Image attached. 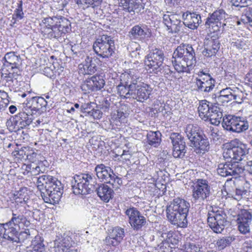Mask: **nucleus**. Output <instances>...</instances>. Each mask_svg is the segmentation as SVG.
Instances as JSON below:
<instances>
[{"label":"nucleus","mask_w":252,"mask_h":252,"mask_svg":"<svg viewBox=\"0 0 252 252\" xmlns=\"http://www.w3.org/2000/svg\"><path fill=\"white\" fill-rule=\"evenodd\" d=\"M38 190L44 202L51 204L58 203L63 192L61 182L49 175L34 177Z\"/></svg>","instance_id":"nucleus-1"},{"label":"nucleus","mask_w":252,"mask_h":252,"mask_svg":"<svg viewBox=\"0 0 252 252\" xmlns=\"http://www.w3.org/2000/svg\"><path fill=\"white\" fill-rule=\"evenodd\" d=\"M172 63L178 72L189 73L196 63L192 46L183 44L178 46L173 54Z\"/></svg>","instance_id":"nucleus-2"},{"label":"nucleus","mask_w":252,"mask_h":252,"mask_svg":"<svg viewBox=\"0 0 252 252\" xmlns=\"http://www.w3.org/2000/svg\"><path fill=\"white\" fill-rule=\"evenodd\" d=\"M190 204L183 199L177 198L166 207V217L172 224L178 227L185 228L188 225L187 216Z\"/></svg>","instance_id":"nucleus-3"},{"label":"nucleus","mask_w":252,"mask_h":252,"mask_svg":"<svg viewBox=\"0 0 252 252\" xmlns=\"http://www.w3.org/2000/svg\"><path fill=\"white\" fill-rule=\"evenodd\" d=\"M96 185V179L88 174L75 175L71 181V187L75 194L86 195L94 192Z\"/></svg>","instance_id":"nucleus-4"},{"label":"nucleus","mask_w":252,"mask_h":252,"mask_svg":"<svg viewBox=\"0 0 252 252\" xmlns=\"http://www.w3.org/2000/svg\"><path fill=\"white\" fill-rule=\"evenodd\" d=\"M248 154L247 145L242 143L238 139L231 141L223 152V157L226 160L231 162L242 160Z\"/></svg>","instance_id":"nucleus-5"},{"label":"nucleus","mask_w":252,"mask_h":252,"mask_svg":"<svg viewBox=\"0 0 252 252\" xmlns=\"http://www.w3.org/2000/svg\"><path fill=\"white\" fill-rule=\"evenodd\" d=\"M207 217V222L211 229L216 233H221L227 223L224 212L217 207L210 206Z\"/></svg>","instance_id":"nucleus-6"},{"label":"nucleus","mask_w":252,"mask_h":252,"mask_svg":"<svg viewBox=\"0 0 252 252\" xmlns=\"http://www.w3.org/2000/svg\"><path fill=\"white\" fill-rule=\"evenodd\" d=\"M93 48L98 56L102 58H109L114 53L115 44L113 38L107 35H102L95 41Z\"/></svg>","instance_id":"nucleus-7"},{"label":"nucleus","mask_w":252,"mask_h":252,"mask_svg":"<svg viewBox=\"0 0 252 252\" xmlns=\"http://www.w3.org/2000/svg\"><path fill=\"white\" fill-rule=\"evenodd\" d=\"M229 16L223 9L214 11L206 19L205 26L206 28L212 29L213 31H219L222 28V31L225 30L227 25Z\"/></svg>","instance_id":"nucleus-8"},{"label":"nucleus","mask_w":252,"mask_h":252,"mask_svg":"<svg viewBox=\"0 0 252 252\" xmlns=\"http://www.w3.org/2000/svg\"><path fill=\"white\" fill-rule=\"evenodd\" d=\"M222 127L226 130L236 133H241L249 128L248 121L245 118L232 115L223 117Z\"/></svg>","instance_id":"nucleus-9"},{"label":"nucleus","mask_w":252,"mask_h":252,"mask_svg":"<svg viewBox=\"0 0 252 252\" xmlns=\"http://www.w3.org/2000/svg\"><path fill=\"white\" fill-rule=\"evenodd\" d=\"M164 55L163 51L158 48L152 49L147 55L145 64L150 72L158 73L161 70Z\"/></svg>","instance_id":"nucleus-10"},{"label":"nucleus","mask_w":252,"mask_h":252,"mask_svg":"<svg viewBox=\"0 0 252 252\" xmlns=\"http://www.w3.org/2000/svg\"><path fill=\"white\" fill-rule=\"evenodd\" d=\"M226 161L224 164H220L217 168V172L221 176H237L244 172V167L242 162Z\"/></svg>","instance_id":"nucleus-11"},{"label":"nucleus","mask_w":252,"mask_h":252,"mask_svg":"<svg viewBox=\"0 0 252 252\" xmlns=\"http://www.w3.org/2000/svg\"><path fill=\"white\" fill-rule=\"evenodd\" d=\"M210 194V187L207 181L198 179L192 186V198L195 202L201 203Z\"/></svg>","instance_id":"nucleus-12"},{"label":"nucleus","mask_w":252,"mask_h":252,"mask_svg":"<svg viewBox=\"0 0 252 252\" xmlns=\"http://www.w3.org/2000/svg\"><path fill=\"white\" fill-rule=\"evenodd\" d=\"M128 218V221L134 230H139L146 224V219L135 208L131 207L125 212Z\"/></svg>","instance_id":"nucleus-13"},{"label":"nucleus","mask_w":252,"mask_h":252,"mask_svg":"<svg viewBox=\"0 0 252 252\" xmlns=\"http://www.w3.org/2000/svg\"><path fill=\"white\" fill-rule=\"evenodd\" d=\"M170 138L173 145V156L175 158H183L186 153L184 138L178 133H172Z\"/></svg>","instance_id":"nucleus-14"},{"label":"nucleus","mask_w":252,"mask_h":252,"mask_svg":"<svg viewBox=\"0 0 252 252\" xmlns=\"http://www.w3.org/2000/svg\"><path fill=\"white\" fill-rule=\"evenodd\" d=\"M163 22L166 26L169 32L178 33L183 30L184 24L177 14H167L163 15Z\"/></svg>","instance_id":"nucleus-15"},{"label":"nucleus","mask_w":252,"mask_h":252,"mask_svg":"<svg viewBox=\"0 0 252 252\" xmlns=\"http://www.w3.org/2000/svg\"><path fill=\"white\" fill-rule=\"evenodd\" d=\"M252 216L249 211L243 210L238 215L237 219L238 228L240 232L246 234L250 232V225L251 223Z\"/></svg>","instance_id":"nucleus-16"},{"label":"nucleus","mask_w":252,"mask_h":252,"mask_svg":"<svg viewBox=\"0 0 252 252\" xmlns=\"http://www.w3.org/2000/svg\"><path fill=\"white\" fill-rule=\"evenodd\" d=\"M152 90V88L148 85L145 83L139 84L137 88L133 90V93L131 94L132 98L143 102L149 97Z\"/></svg>","instance_id":"nucleus-17"},{"label":"nucleus","mask_w":252,"mask_h":252,"mask_svg":"<svg viewBox=\"0 0 252 252\" xmlns=\"http://www.w3.org/2000/svg\"><path fill=\"white\" fill-rule=\"evenodd\" d=\"M184 25L191 30L196 29L201 24V16L196 13L186 12L182 15Z\"/></svg>","instance_id":"nucleus-18"},{"label":"nucleus","mask_w":252,"mask_h":252,"mask_svg":"<svg viewBox=\"0 0 252 252\" xmlns=\"http://www.w3.org/2000/svg\"><path fill=\"white\" fill-rule=\"evenodd\" d=\"M220 43L218 39H214L212 37L205 39L203 54L206 57L215 56L220 49Z\"/></svg>","instance_id":"nucleus-19"},{"label":"nucleus","mask_w":252,"mask_h":252,"mask_svg":"<svg viewBox=\"0 0 252 252\" xmlns=\"http://www.w3.org/2000/svg\"><path fill=\"white\" fill-rule=\"evenodd\" d=\"M105 85V81L100 75H94L88 78L82 85V89L86 87L92 91H97L102 89Z\"/></svg>","instance_id":"nucleus-20"},{"label":"nucleus","mask_w":252,"mask_h":252,"mask_svg":"<svg viewBox=\"0 0 252 252\" xmlns=\"http://www.w3.org/2000/svg\"><path fill=\"white\" fill-rule=\"evenodd\" d=\"M95 171L98 179H100L102 182L106 183L110 182L111 178L114 173L110 167L106 166L103 164L96 165Z\"/></svg>","instance_id":"nucleus-21"},{"label":"nucleus","mask_w":252,"mask_h":252,"mask_svg":"<svg viewBox=\"0 0 252 252\" xmlns=\"http://www.w3.org/2000/svg\"><path fill=\"white\" fill-rule=\"evenodd\" d=\"M195 148L196 153L204 154L210 148L209 143L207 137L203 133L197 140L194 141L190 145Z\"/></svg>","instance_id":"nucleus-22"},{"label":"nucleus","mask_w":252,"mask_h":252,"mask_svg":"<svg viewBox=\"0 0 252 252\" xmlns=\"http://www.w3.org/2000/svg\"><path fill=\"white\" fill-rule=\"evenodd\" d=\"M122 7L123 9L129 13H139L143 12L144 5L142 0H130L127 2H125Z\"/></svg>","instance_id":"nucleus-23"},{"label":"nucleus","mask_w":252,"mask_h":252,"mask_svg":"<svg viewBox=\"0 0 252 252\" xmlns=\"http://www.w3.org/2000/svg\"><path fill=\"white\" fill-rule=\"evenodd\" d=\"M4 59L5 63L4 65L8 67L11 66L12 70L14 69L20 68L22 64V61L19 56L17 55L14 52H9L5 55Z\"/></svg>","instance_id":"nucleus-24"},{"label":"nucleus","mask_w":252,"mask_h":252,"mask_svg":"<svg viewBox=\"0 0 252 252\" xmlns=\"http://www.w3.org/2000/svg\"><path fill=\"white\" fill-rule=\"evenodd\" d=\"M126 85L129 86L131 89L134 90L139 85V84H143L142 78L139 76V73L134 69H131L129 72L126 75Z\"/></svg>","instance_id":"nucleus-25"},{"label":"nucleus","mask_w":252,"mask_h":252,"mask_svg":"<svg viewBox=\"0 0 252 252\" xmlns=\"http://www.w3.org/2000/svg\"><path fill=\"white\" fill-rule=\"evenodd\" d=\"M94 191H95L98 196L105 202H108L112 197L113 190L105 184H96Z\"/></svg>","instance_id":"nucleus-26"},{"label":"nucleus","mask_w":252,"mask_h":252,"mask_svg":"<svg viewBox=\"0 0 252 252\" xmlns=\"http://www.w3.org/2000/svg\"><path fill=\"white\" fill-rule=\"evenodd\" d=\"M185 132L189 140L190 144L196 140H197L198 137L203 134V132L198 126L191 124L188 125L186 126Z\"/></svg>","instance_id":"nucleus-27"},{"label":"nucleus","mask_w":252,"mask_h":252,"mask_svg":"<svg viewBox=\"0 0 252 252\" xmlns=\"http://www.w3.org/2000/svg\"><path fill=\"white\" fill-rule=\"evenodd\" d=\"M44 24H47V26H49L48 27V29H50L51 31H50L48 34H47V37L50 38H58L60 37H61L63 34V32H62V31L60 30V29L58 26V25L56 24V25H52L53 18L49 17L44 19Z\"/></svg>","instance_id":"nucleus-28"},{"label":"nucleus","mask_w":252,"mask_h":252,"mask_svg":"<svg viewBox=\"0 0 252 252\" xmlns=\"http://www.w3.org/2000/svg\"><path fill=\"white\" fill-rule=\"evenodd\" d=\"M20 130L29 126L32 122V116L25 112H21L14 116Z\"/></svg>","instance_id":"nucleus-29"},{"label":"nucleus","mask_w":252,"mask_h":252,"mask_svg":"<svg viewBox=\"0 0 252 252\" xmlns=\"http://www.w3.org/2000/svg\"><path fill=\"white\" fill-rule=\"evenodd\" d=\"M204 99L199 101V105L198 107V111L199 117L206 121V119L209 116L210 111H212V108L214 106L212 103Z\"/></svg>","instance_id":"nucleus-30"},{"label":"nucleus","mask_w":252,"mask_h":252,"mask_svg":"<svg viewBox=\"0 0 252 252\" xmlns=\"http://www.w3.org/2000/svg\"><path fill=\"white\" fill-rule=\"evenodd\" d=\"M210 112L209 116L206 119V120H209L214 125L218 126L222 117V113L220 109L216 105L213 106L212 111Z\"/></svg>","instance_id":"nucleus-31"},{"label":"nucleus","mask_w":252,"mask_h":252,"mask_svg":"<svg viewBox=\"0 0 252 252\" xmlns=\"http://www.w3.org/2000/svg\"><path fill=\"white\" fill-rule=\"evenodd\" d=\"M96 59L87 56L82 65L84 69V73L85 74H92L96 71V65L95 64Z\"/></svg>","instance_id":"nucleus-32"},{"label":"nucleus","mask_w":252,"mask_h":252,"mask_svg":"<svg viewBox=\"0 0 252 252\" xmlns=\"http://www.w3.org/2000/svg\"><path fill=\"white\" fill-rule=\"evenodd\" d=\"M147 34L146 28L139 25L134 26L129 32L130 37L134 39H144L146 37Z\"/></svg>","instance_id":"nucleus-33"},{"label":"nucleus","mask_w":252,"mask_h":252,"mask_svg":"<svg viewBox=\"0 0 252 252\" xmlns=\"http://www.w3.org/2000/svg\"><path fill=\"white\" fill-rule=\"evenodd\" d=\"M31 102V107L36 111L45 109L48 103L45 98L41 96L33 97Z\"/></svg>","instance_id":"nucleus-34"},{"label":"nucleus","mask_w":252,"mask_h":252,"mask_svg":"<svg viewBox=\"0 0 252 252\" xmlns=\"http://www.w3.org/2000/svg\"><path fill=\"white\" fill-rule=\"evenodd\" d=\"M161 133L159 131H149L147 135V142L154 147H157L161 141Z\"/></svg>","instance_id":"nucleus-35"},{"label":"nucleus","mask_w":252,"mask_h":252,"mask_svg":"<svg viewBox=\"0 0 252 252\" xmlns=\"http://www.w3.org/2000/svg\"><path fill=\"white\" fill-rule=\"evenodd\" d=\"M196 86V91L199 92H203L208 93L213 90L215 87V81H208L203 82L202 81H199L198 82H195Z\"/></svg>","instance_id":"nucleus-36"},{"label":"nucleus","mask_w":252,"mask_h":252,"mask_svg":"<svg viewBox=\"0 0 252 252\" xmlns=\"http://www.w3.org/2000/svg\"><path fill=\"white\" fill-rule=\"evenodd\" d=\"M242 10L241 20L244 24H249L252 26V8L246 6Z\"/></svg>","instance_id":"nucleus-37"},{"label":"nucleus","mask_w":252,"mask_h":252,"mask_svg":"<svg viewBox=\"0 0 252 252\" xmlns=\"http://www.w3.org/2000/svg\"><path fill=\"white\" fill-rule=\"evenodd\" d=\"M43 240L39 236H36L32 242V252H43L45 250Z\"/></svg>","instance_id":"nucleus-38"},{"label":"nucleus","mask_w":252,"mask_h":252,"mask_svg":"<svg viewBox=\"0 0 252 252\" xmlns=\"http://www.w3.org/2000/svg\"><path fill=\"white\" fill-rule=\"evenodd\" d=\"M25 150H27V148H22L20 150L15 151L14 152H13V154L14 156H16L18 158H27L29 160H31L32 162H34V160L33 158H35V157L36 156V154L35 153H32V155H29L28 154H26Z\"/></svg>","instance_id":"nucleus-39"},{"label":"nucleus","mask_w":252,"mask_h":252,"mask_svg":"<svg viewBox=\"0 0 252 252\" xmlns=\"http://www.w3.org/2000/svg\"><path fill=\"white\" fill-rule=\"evenodd\" d=\"M118 93L121 97L126 98H132L131 93H133V90L129 86L125 85L120 84L118 86Z\"/></svg>","instance_id":"nucleus-40"},{"label":"nucleus","mask_w":252,"mask_h":252,"mask_svg":"<svg viewBox=\"0 0 252 252\" xmlns=\"http://www.w3.org/2000/svg\"><path fill=\"white\" fill-rule=\"evenodd\" d=\"M235 239V237L232 236L223 237L217 241L216 244L220 249H223L229 246Z\"/></svg>","instance_id":"nucleus-41"},{"label":"nucleus","mask_w":252,"mask_h":252,"mask_svg":"<svg viewBox=\"0 0 252 252\" xmlns=\"http://www.w3.org/2000/svg\"><path fill=\"white\" fill-rule=\"evenodd\" d=\"M23 1L19 0L17 3V7L14 10V14L12 15V20H14V23L17 21L21 20L24 17V13L23 12Z\"/></svg>","instance_id":"nucleus-42"},{"label":"nucleus","mask_w":252,"mask_h":252,"mask_svg":"<svg viewBox=\"0 0 252 252\" xmlns=\"http://www.w3.org/2000/svg\"><path fill=\"white\" fill-rule=\"evenodd\" d=\"M30 229H26L24 231L18 232L17 237L16 243H25L27 240H30L32 238Z\"/></svg>","instance_id":"nucleus-43"},{"label":"nucleus","mask_w":252,"mask_h":252,"mask_svg":"<svg viewBox=\"0 0 252 252\" xmlns=\"http://www.w3.org/2000/svg\"><path fill=\"white\" fill-rule=\"evenodd\" d=\"M213 99H215V101L218 104H221L222 105H226L227 103L233 100L231 96L223 95V94H220L217 95L216 94L212 95Z\"/></svg>","instance_id":"nucleus-44"},{"label":"nucleus","mask_w":252,"mask_h":252,"mask_svg":"<svg viewBox=\"0 0 252 252\" xmlns=\"http://www.w3.org/2000/svg\"><path fill=\"white\" fill-rule=\"evenodd\" d=\"M110 235L111 238L116 239L121 242L125 236L124 229L119 227H115L113 229Z\"/></svg>","instance_id":"nucleus-45"},{"label":"nucleus","mask_w":252,"mask_h":252,"mask_svg":"<svg viewBox=\"0 0 252 252\" xmlns=\"http://www.w3.org/2000/svg\"><path fill=\"white\" fill-rule=\"evenodd\" d=\"M58 26L60 29V30L62 31V32H63V34L68 32L71 31L70 22L65 18L61 19Z\"/></svg>","instance_id":"nucleus-46"},{"label":"nucleus","mask_w":252,"mask_h":252,"mask_svg":"<svg viewBox=\"0 0 252 252\" xmlns=\"http://www.w3.org/2000/svg\"><path fill=\"white\" fill-rule=\"evenodd\" d=\"M140 49V45L136 42H130L128 44L127 49L130 53L132 57H135L137 58V56H139V53H137V51L139 50Z\"/></svg>","instance_id":"nucleus-47"},{"label":"nucleus","mask_w":252,"mask_h":252,"mask_svg":"<svg viewBox=\"0 0 252 252\" xmlns=\"http://www.w3.org/2000/svg\"><path fill=\"white\" fill-rule=\"evenodd\" d=\"M6 126L11 132L17 131L20 130L14 117L8 120L6 123Z\"/></svg>","instance_id":"nucleus-48"},{"label":"nucleus","mask_w":252,"mask_h":252,"mask_svg":"<svg viewBox=\"0 0 252 252\" xmlns=\"http://www.w3.org/2000/svg\"><path fill=\"white\" fill-rule=\"evenodd\" d=\"M25 220V216L23 215L12 213V217L9 221L11 222L14 225H19V224L22 223Z\"/></svg>","instance_id":"nucleus-49"},{"label":"nucleus","mask_w":252,"mask_h":252,"mask_svg":"<svg viewBox=\"0 0 252 252\" xmlns=\"http://www.w3.org/2000/svg\"><path fill=\"white\" fill-rule=\"evenodd\" d=\"M5 230L7 232L18 235V231L20 229L19 225H14L11 222L5 223Z\"/></svg>","instance_id":"nucleus-50"},{"label":"nucleus","mask_w":252,"mask_h":252,"mask_svg":"<svg viewBox=\"0 0 252 252\" xmlns=\"http://www.w3.org/2000/svg\"><path fill=\"white\" fill-rule=\"evenodd\" d=\"M233 5L241 8L252 3V0H230Z\"/></svg>","instance_id":"nucleus-51"},{"label":"nucleus","mask_w":252,"mask_h":252,"mask_svg":"<svg viewBox=\"0 0 252 252\" xmlns=\"http://www.w3.org/2000/svg\"><path fill=\"white\" fill-rule=\"evenodd\" d=\"M111 178L110 182H108V183L111 184L114 188H118L119 186L122 184V179L119 178L114 173H113Z\"/></svg>","instance_id":"nucleus-52"},{"label":"nucleus","mask_w":252,"mask_h":252,"mask_svg":"<svg viewBox=\"0 0 252 252\" xmlns=\"http://www.w3.org/2000/svg\"><path fill=\"white\" fill-rule=\"evenodd\" d=\"M14 69L15 71H13L12 72H9L8 74L5 73L6 75H7L5 76V77L7 78V81H13V79H18V77L20 75V71L19 68Z\"/></svg>","instance_id":"nucleus-53"},{"label":"nucleus","mask_w":252,"mask_h":252,"mask_svg":"<svg viewBox=\"0 0 252 252\" xmlns=\"http://www.w3.org/2000/svg\"><path fill=\"white\" fill-rule=\"evenodd\" d=\"M79 1L81 3L87 5V7L91 6L94 8L98 6L102 0H79Z\"/></svg>","instance_id":"nucleus-54"},{"label":"nucleus","mask_w":252,"mask_h":252,"mask_svg":"<svg viewBox=\"0 0 252 252\" xmlns=\"http://www.w3.org/2000/svg\"><path fill=\"white\" fill-rule=\"evenodd\" d=\"M17 236L18 235L4 231L3 233L2 238L12 243H16Z\"/></svg>","instance_id":"nucleus-55"},{"label":"nucleus","mask_w":252,"mask_h":252,"mask_svg":"<svg viewBox=\"0 0 252 252\" xmlns=\"http://www.w3.org/2000/svg\"><path fill=\"white\" fill-rule=\"evenodd\" d=\"M102 112L98 109H92L88 111V115L94 119H100L102 116Z\"/></svg>","instance_id":"nucleus-56"},{"label":"nucleus","mask_w":252,"mask_h":252,"mask_svg":"<svg viewBox=\"0 0 252 252\" xmlns=\"http://www.w3.org/2000/svg\"><path fill=\"white\" fill-rule=\"evenodd\" d=\"M168 105L164 104L163 106H161L158 108V111L162 113L164 116H167L171 114V111Z\"/></svg>","instance_id":"nucleus-57"},{"label":"nucleus","mask_w":252,"mask_h":252,"mask_svg":"<svg viewBox=\"0 0 252 252\" xmlns=\"http://www.w3.org/2000/svg\"><path fill=\"white\" fill-rule=\"evenodd\" d=\"M195 82H198L199 81H202L203 82H210L211 80L212 81H215V80L212 77V76L210 75V74L204 75V77H196L195 79Z\"/></svg>","instance_id":"nucleus-58"},{"label":"nucleus","mask_w":252,"mask_h":252,"mask_svg":"<svg viewBox=\"0 0 252 252\" xmlns=\"http://www.w3.org/2000/svg\"><path fill=\"white\" fill-rule=\"evenodd\" d=\"M111 237V236L109 235L108 237L106 238V242L108 245L112 246H116L120 243V241Z\"/></svg>","instance_id":"nucleus-59"},{"label":"nucleus","mask_w":252,"mask_h":252,"mask_svg":"<svg viewBox=\"0 0 252 252\" xmlns=\"http://www.w3.org/2000/svg\"><path fill=\"white\" fill-rule=\"evenodd\" d=\"M243 250L245 252H252V242L246 241L243 245Z\"/></svg>","instance_id":"nucleus-60"},{"label":"nucleus","mask_w":252,"mask_h":252,"mask_svg":"<svg viewBox=\"0 0 252 252\" xmlns=\"http://www.w3.org/2000/svg\"><path fill=\"white\" fill-rule=\"evenodd\" d=\"M234 92L235 91H233L230 88H226L225 89L221 90L219 92V94H223V95L231 96V97L233 98V94Z\"/></svg>","instance_id":"nucleus-61"},{"label":"nucleus","mask_w":252,"mask_h":252,"mask_svg":"<svg viewBox=\"0 0 252 252\" xmlns=\"http://www.w3.org/2000/svg\"><path fill=\"white\" fill-rule=\"evenodd\" d=\"M199 251L200 247L199 245H196L193 243L189 244L187 248L188 252H198Z\"/></svg>","instance_id":"nucleus-62"},{"label":"nucleus","mask_w":252,"mask_h":252,"mask_svg":"<svg viewBox=\"0 0 252 252\" xmlns=\"http://www.w3.org/2000/svg\"><path fill=\"white\" fill-rule=\"evenodd\" d=\"M210 135L211 138L214 141H217L220 138V135L218 133V130L217 129L213 128L211 129Z\"/></svg>","instance_id":"nucleus-63"},{"label":"nucleus","mask_w":252,"mask_h":252,"mask_svg":"<svg viewBox=\"0 0 252 252\" xmlns=\"http://www.w3.org/2000/svg\"><path fill=\"white\" fill-rule=\"evenodd\" d=\"M243 192L244 191L243 190L236 189L235 190L234 194L233 195V197L237 200H240L242 197Z\"/></svg>","instance_id":"nucleus-64"}]
</instances>
